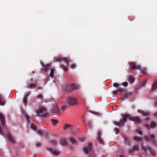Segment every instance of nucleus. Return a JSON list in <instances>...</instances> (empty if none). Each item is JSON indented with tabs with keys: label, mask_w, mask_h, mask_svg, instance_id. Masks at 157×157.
Returning a JSON list of instances; mask_svg holds the SVG:
<instances>
[{
	"label": "nucleus",
	"mask_w": 157,
	"mask_h": 157,
	"mask_svg": "<svg viewBox=\"0 0 157 157\" xmlns=\"http://www.w3.org/2000/svg\"><path fill=\"white\" fill-rule=\"evenodd\" d=\"M136 131L137 133L138 134H139L140 135H142V132L139 129L137 130Z\"/></svg>",
	"instance_id": "e433bc0d"
},
{
	"label": "nucleus",
	"mask_w": 157,
	"mask_h": 157,
	"mask_svg": "<svg viewBox=\"0 0 157 157\" xmlns=\"http://www.w3.org/2000/svg\"><path fill=\"white\" fill-rule=\"evenodd\" d=\"M70 125L69 124H66L63 128V129L65 130L68 128L70 127Z\"/></svg>",
	"instance_id": "cd10ccee"
},
{
	"label": "nucleus",
	"mask_w": 157,
	"mask_h": 157,
	"mask_svg": "<svg viewBox=\"0 0 157 157\" xmlns=\"http://www.w3.org/2000/svg\"><path fill=\"white\" fill-rule=\"evenodd\" d=\"M41 144L40 142L36 143V147H40L41 146Z\"/></svg>",
	"instance_id": "58836bf2"
},
{
	"label": "nucleus",
	"mask_w": 157,
	"mask_h": 157,
	"mask_svg": "<svg viewBox=\"0 0 157 157\" xmlns=\"http://www.w3.org/2000/svg\"><path fill=\"white\" fill-rule=\"evenodd\" d=\"M91 146V144L90 143H89L87 147H84V151L86 154H90V157H95V155L92 150Z\"/></svg>",
	"instance_id": "7ed1b4c3"
},
{
	"label": "nucleus",
	"mask_w": 157,
	"mask_h": 157,
	"mask_svg": "<svg viewBox=\"0 0 157 157\" xmlns=\"http://www.w3.org/2000/svg\"><path fill=\"white\" fill-rule=\"evenodd\" d=\"M30 94L29 93H26L24 96L23 98V103L25 105L27 103V97L29 96Z\"/></svg>",
	"instance_id": "4468645a"
},
{
	"label": "nucleus",
	"mask_w": 157,
	"mask_h": 157,
	"mask_svg": "<svg viewBox=\"0 0 157 157\" xmlns=\"http://www.w3.org/2000/svg\"><path fill=\"white\" fill-rule=\"evenodd\" d=\"M71 68L72 69H74V68H75L76 67V65L74 64H72L71 65Z\"/></svg>",
	"instance_id": "72a5a7b5"
},
{
	"label": "nucleus",
	"mask_w": 157,
	"mask_h": 157,
	"mask_svg": "<svg viewBox=\"0 0 157 157\" xmlns=\"http://www.w3.org/2000/svg\"><path fill=\"white\" fill-rule=\"evenodd\" d=\"M55 112L56 113H59V110L58 109L57 107H55V110H54Z\"/></svg>",
	"instance_id": "4c0bfd02"
},
{
	"label": "nucleus",
	"mask_w": 157,
	"mask_h": 157,
	"mask_svg": "<svg viewBox=\"0 0 157 157\" xmlns=\"http://www.w3.org/2000/svg\"><path fill=\"white\" fill-rule=\"evenodd\" d=\"M124 91L123 89L121 88H119L117 89V91L113 90L112 91V94L113 95L119 94V92H123Z\"/></svg>",
	"instance_id": "2eb2a0df"
},
{
	"label": "nucleus",
	"mask_w": 157,
	"mask_h": 157,
	"mask_svg": "<svg viewBox=\"0 0 157 157\" xmlns=\"http://www.w3.org/2000/svg\"><path fill=\"white\" fill-rule=\"evenodd\" d=\"M37 90H39L41 89V87L40 86H38L36 87Z\"/></svg>",
	"instance_id": "49530a36"
},
{
	"label": "nucleus",
	"mask_w": 157,
	"mask_h": 157,
	"mask_svg": "<svg viewBox=\"0 0 157 157\" xmlns=\"http://www.w3.org/2000/svg\"><path fill=\"white\" fill-rule=\"evenodd\" d=\"M157 89V82H154L151 86V90H152Z\"/></svg>",
	"instance_id": "aec40b11"
},
{
	"label": "nucleus",
	"mask_w": 157,
	"mask_h": 157,
	"mask_svg": "<svg viewBox=\"0 0 157 157\" xmlns=\"http://www.w3.org/2000/svg\"><path fill=\"white\" fill-rule=\"evenodd\" d=\"M66 101L69 106H73L77 104V101L74 98L70 97L67 98Z\"/></svg>",
	"instance_id": "423d86ee"
},
{
	"label": "nucleus",
	"mask_w": 157,
	"mask_h": 157,
	"mask_svg": "<svg viewBox=\"0 0 157 157\" xmlns=\"http://www.w3.org/2000/svg\"><path fill=\"white\" fill-rule=\"evenodd\" d=\"M134 140L136 141H137L138 142H140L142 140L141 138L139 137H138L137 136H134Z\"/></svg>",
	"instance_id": "393cba45"
},
{
	"label": "nucleus",
	"mask_w": 157,
	"mask_h": 157,
	"mask_svg": "<svg viewBox=\"0 0 157 157\" xmlns=\"http://www.w3.org/2000/svg\"><path fill=\"white\" fill-rule=\"evenodd\" d=\"M120 157H124L123 155H121Z\"/></svg>",
	"instance_id": "3c124183"
},
{
	"label": "nucleus",
	"mask_w": 157,
	"mask_h": 157,
	"mask_svg": "<svg viewBox=\"0 0 157 157\" xmlns=\"http://www.w3.org/2000/svg\"><path fill=\"white\" fill-rule=\"evenodd\" d=\"M101 132L100 130L98 131V141L99 142V143L101 144H104V141L102 140V139L101 138Z\"/></svg>",
	"instance_id": "6e6552de"
},
{
	"label": "nucleus",
	"mask_w": 157,
	"mask_h": 157,
	"mask_svg": "<svg viewBox=\"0 0 157 157\" xmlns=\"http://www.w3.org/2000/svg\"><path fill=\"white\" fill-rule=\"evenodd\" d=\"M38 99H39L40 101L43 100V96L41 94H40L39 95L36 96V97L34 98V100L35 101H37Z\"/></svg>",
	"instance_id": "dca6fc26"
},
{
	"label": "nucleus",
	"mask_w": 157,
	"mask_h": 157,
	"mask_svg": "<svg viewBox=\"0 0 157 157\" xmlns=\"http://www.w3.org/2000/svg\"><path fill=\"white\" fill-rule=\"evenodd\" d=\"M36 113L39 116L45 117H47V115L46 109L44 107L41 108L39 110H36Z\"/></svg>",
	"instance_id": "39448f33"
},
{
	"label": "nucleus",
	"mask_w": 157,
	"mask_h": 157,
	"mask_svg": "<svg viewBox=\"0 0 157 157\" xmlns=\"http://www.w3.org/2000/svg\"><path fill=\"white\" fill-rule=\"evenodd\" d=\"M155 136L154 135H151L148 136H145L144 137L145 140L147 141H152L153 144L155 145L156 144V142L154 139Z\"/></svg>",
	"instance_id": "0eeeda50"
},
{
	"label": "nucleus",
	"mask_w": 157,
	"mask_h": 157,
	"mask_svg": "<svg viewBox=\"0 0 157 157\" xmlns=\"http://www.w3.org/2000/svg\"><path fill=\"white\" fill-rule=\"evenodd\" d=\"M143 82H144L143 84H146V80H145V81H144Z\"/></svg>",
	"instance_id": "09e8293b"
},
{
	"label": "nucleus",
	"mask_w": 157,
	"mask_h": 157,
	"mask_svg": "<svg viewBox=\"0 0 157 157\" xmlns=\"http://www.w3.org/2000/svg\"><path fill=\"white\" fill-rule=\"evenodd\" d=\"M5 105V103L3 101V99L0 96V105L3 106Z\"/></svg>",
	"instance_id": "a878e982"
},
{
	"label": "nucleus",
	"mask_w": 157,
	"mask_h": 157,
	"mask_svg": "<svg viewBox=\"0 0 157 157\" xmlns=\"http://www.w3.org/2000/svg\"><path fill=\"white\" fill-rule=\"evenodd\" d=\"M79 140L80 142H83L84 141V140L82 138H79Z\"/></svg>",
	"instance_id": "79ce46f5"
},
{
	"label": "nucleus",
	"mask_w": 157,
	"mask_h": 157,
	"mask_svg": "<svg viewBox=\"0 0 157 157\" xmlns=\"http://www.w3.org/2000/svg\"><path fill=\"white\" fill-rule=\"evenodd\" d=\"M154 115L155 117H157V113H155Z\"/></svg>",
	"instance_id": "8fccbe9b"
},
{
	"label": "nucleus",
	"mask_w": 157,
	"mask_h": 157,
	"mask_svg": "<svg viewBox=\"0 0 157 157\" xmlns=\"http://www.w3.org/2000/svg\"><path fill=\"white\" fill-rule=\"evenodd\" d=\"M130 65L131 69L133 70H140L143 74L145 75L146 74V69L145 68L141 69L140 66L139 65H136L135 63L131 62L130 63Z\"/></svg>",
	"instance_id": "f03ea898"
},
{
	"label": "nucleus",
	"mask_w": 157,
	"mask_h": 157,
	"mask_svg": "<svg viewBox=\"0 0 157 157\" xmlns=\"http://www.w3.org/2000/svg\"><path fill=\"white\" fill-rule=\"evenodd\" d=\"M142 114L144 116H147L149 115V113L147 112H143Z\"/></svg>",
	"instance_id": "c756f323"
},
{
	"label": "nucleus",
	"mask_w": 157,
	"mask_h": 157,
	"mask_svg": "<svg viewBox=\"0 0 157 157\" xmlns=\"http://www.w3.org/2000/svg\"><path fill=\"white\" fill-rule=\"evenodd\" d=\"M55 71V70L54 69H52L51 70V71L49 74V76L51 77L52 78L54 77V74Z\"/></svg>",
	"instance_id": "4be33fe9"
},
{
	"label": "nucleus",
	"mask_w": 157,
	"mask_h": 157,
	"mask_svg": "<svg viewBox=\"0 0 157 157\" xmlns=\"http://www.w3.org/2000/svg\"><path fill=\"white\" fill-rule=\"evenodd\" d=\"M143 149L145 151H146L147 150L150 151L151 153L152 156H155V152L154 150L151 149V148L147 146V147H143Z\"/></svg>",
	"instance_id": "1a4fd4ad"
},
{
	"label": "nucleus",
	"mask_w": 157,
	"mask_h": 157,
	"mask_svg": "<svg viewBox=\"0 0 157 157\" xmlns=\"http://www.w3.org/2000/svg\"><path fill=\"white\" fill-rule=\"evenodd\" d=\"M123 119L119 122H115L114 124L115 125L118 126H120L122 125L123 124L127 122V118H128L129 119L130 121L136 122L137 123H139L141 122V121L140 118L137 117H129V116L127 114H123L122 115Z\"/></svg>",
	"instance_id": "f257e3e1"
},
{
	"label": "nucleus",
	"mask_w": 157,
	"mask_h": 157,
	"mask_svg": "<svg viewBox=\"0 0 157 157\" xmlns=\"http://www.w3.org/2000/svg\"><path fill=\"white\" fill-rule=\"evenodd\" d=\"M59 142L60 144L62 146H65L67 144V142L66 140L64 139L60 140Z\"/></svg>",
	"instance_id": "a211bd4d"
},
{
	"label": "nucleus",
	"mask_w": 157,
	"mask_h": 157,
	"mask_svg": "<svg viewBox=\"0 0 157 157\" xmlns=\"http://www.w3.org/2000/svg\"><path fill=\"white\" fill-rule=\"evenodd\" d=\"M62 61L65 62L66 63V66H67L68 65V64L69 63V60L66 57H64L62 58L61 59Z\"/></svg>",
	"instance_id": "b1692460"
},
{
	"label": "nucleus",
	"mask_w": 157,
	"mask_h": 157,
	"mask_svg": "<svg viewBox=\"0 0 157 157\" xmlns=\"http://www.w3.org/2000/svg\"><path fill=\"white\" fill-rule=\"evenodd\" d=\"M123 95L124 97L128 98L132 95V94L130 92H126L124 93Z\"/></svg>",
	"instance_id": "412c9836"
},
{
	"label": "nucleus",
	"mask_w": 157,
	"mask_h": 157,
	"mask_svg": "<svg viewBox=\"0 0 157 157\" xmlns=\"http://www.w3.org/2000/svg\"><path fill=\"white\" fill-rule=\"evenodd\" d=\"M36 85L33 83H30L28 85V88L32 89L34 87H36Z\"/></svg>",
	"instance_id": "5701e85b"
},
{
	"label": "nucleus",
	"mask_w": 157,
	"mask_h": 157,
	"mask_svg": "<svg viewBox=\"0 0 157 157\" xmlns=\"http://www.w3.org/2000/svg\"><path fill=\"white\" fill-rule=\"evenodd\" d=\"M155 105H157V102L155 103Z\"/></svg>",
	"instance_id": "603ef678"
},
{
	"label": "nucleus",
	"mask_w": 157,
	"mask_h": 157,
	"mask_svg": "<svg viewBox=\"0 0 157 157\" xmlns=\"http://www.w3.org/2000/svg\"><path fill=\"white\" fill-rule=\"evenodd\" d=\"M61 68H62L63 70L65 71H67L68 70V69L67 67H65V66H64L63 65H61Z\"/></svg>",
	"instance_id": "473e14b6"
},
{
	"label": "nucleus",
	"mask_w": 157,
	"mask_h": 157,
	"mask_svg": "<svg viewBox=\"0 0 157 157\" xmlns=\"http://www.w3.org/2000/svg\"><path fill=\"white\" fill-rule=\"evenodd\" d=\"M51 143L53 145H55L56 144V142L54 140L51 141Z\"/></svg>",
	"instance_id": "c03bdc74"
},
{
	"label": "nucleus",
	"mask_w": 157,
	"mask_h": 157,
	"mask_svg": "<svg viewBox=\"0 0 157 157\" xmlns=\"http://www.w3.org/2000/svg\"><path fill=\"white\" fill-rule=\"evenodd\" d=\"M31 127L33 130H35L36 129V125L34 124H31Z\"/></svg>",
	"instance_id": "7c9ffc66"
},
{
	"label": "nucleus",
	"mask_w": 157,
	"mask_h": 157,
	"mask_svg": "<svg viewBox=\"0 0 157 157\" xmlns=\"http://www.w3.org/2000/svg\"><path fill=\"white\" fill-rule=\"evenodd\" d=\"M25 117H26V119L27 120V121H28L29 120L30 118L27 115H25Z\"/></svg>",
	"instance_id": "37998d69"
},
{
	"label": "nucleus",
	"mask_w": 157,
	"mask_h": 157,
	"mask_svg": "<svg viewBox=\"0 0 157 157\" xmlns=\"http://www.w3.org/2000/svg\"><path fill=\"white\" fill-rule=\"evenodd\" d=\"M67 105H63L62 107V110L63 111L67 107Z\"/></svg>",
	"instance_id": "c9c22d12"
},
{
	"label": "nucleus",
	"mask_w": 157,
	"mask_h": 157,
	"mask_svg": "<svg viewBox=\"0 0 157 157\" xmlns=\"http://www.w3.org/2000/svg\"><path fill=\"white\" fill-rule=\"evenodd\" d=\"M37 132L38 134L40 135H42L43 134L42 132L40 130H38Z\"/></svg>",
	"instance_id": "a19ab883"
},
{
	"label": "nucleus",
	"mask_w": 157,
	"mask_h": 157,
	"mask_svg": "<svg viewBox=\"0 0 157 157\" xmlns=\"http://www.w3.org/2000/svg\"><path fill=\"white\" fill-rule=\"evenodd\" d=\"M87 124V125L89 128H91L92 126L91 123L90 121H88L87 123H85V124Z\"/></svg>",
	"instance_id": "bb28decb"
},
{
	"label": "nucleus",
	"mask_w": 157,
	"mask_h": 157,
	"mask_svg": "<svg viewBox=\"0 0 157 157\" xmlns=\"http://www.w3.org/2000/svg\"><path fill=\"white\" fill-rule=\"evenodd\" d=\"M119 84L117 83H114L113 84V86L114 87H117L119 86Z\"/></svg>",
	"instance_id": "f704fd0d"
},
{
	"label": "nucleus",
	"mask_w": 157,
	"mask_h": 157,
	"mask_svg": "<svg viewBox=\"0 0 157 157\" xmlns=\"http://www.w3.org/2000/svg\"><path fill=\"white\" fill-rule=\"evenodd\" d=\"M79 87L78 85L72 83L68 85L66 88V90L67 92H70L73 90H76Z\"/></svg>",
	"instance_id": "20e7f679"
},
{
	"label": "nucleus",
	"mask_w": 157,
	"mask_h": 157,
	"mask_svg": "<svg viewBox=\"0 0 157 157\" xmlns=\"http://www.w3.org/2000/svg\"><path fill=\"white\" fill-rule=\"evenodd\" d=\"M156 123L155 122H152L151 123L150 126L147 124L145 125V127L147 129H149L150 128V127L152 128H154L156 127Z\"/></svg>",
	"instance_id": "ddd939ff"
},
{
	"label": "nucleus",
	"mask_w": 157,
	"mask_h": 157,
	"mask_svg": "<svg viewBox=\"0 0 157 157\" xmlns=\"http://www.w3.org/2000/svg\"><path fill=\"white\" fill-rule=\"evenodd\" d=\"M71 142L72 144H76V141L73 138L71 137L70 139Z\"/></svg>",
	"instance_id": "c85d7f7f"
},
{
	"label": "nucleus",
	"mask_w": 157,
	"mask_h": 157,
	"mask_svg": "<svg viewBox=\"0 0 157 157\" xmlns=\"http://www.w3.org/2000/svg\"><path fill=\"white\" fill-rule=\"evenodd\" d=\"M47 149L52 154H53L55 156H57L60 154V152L59 151L57 150H53L51 148H48Z\"/></svg>",
	"instance_id": "f8f14e48"
},
{
	"label": "nucleus",
	"mask_w": 157,
	"mask_h": 157,
	"mask_svg": "<svg viewBox=\"0 0 157 157\" xmlns=\"http://www.w3.org/2000/svg\"><path fill=\"white\" fill-rule=\"evenodd\" d=\"M119 133V131L118 129H116V134H118Z\"/></svg>",
	"instance_id": "a18cd8bd"
},
{
	"label": "nucleus",
	"mask_w": 157,
	"mask_h": 157,
	"mask_svg": "<svg viewBox=\"0 0 157 157\" xmlns=\"http://www.w3.org/2000/svg\"><path fill=\"white\" fill-rule=\"evenodd\" d=\"M122 85L124 86H127L128 85V83L127 82H124L122 83Z\"/></svg>",
	"instance_id": "ea45409f"
},
{
	"label": "nucleus",
	"mask_w": 157,
	"mask_h": 157,
	"mask_svg": "<svg viewBox=\"0 0 157 157\" xmlns=\"http://www.w3.org/2000/svg\"><path fill=\"white\" fill-rule=\"evenodd\" d=\"M139 150V147L137 146H135L132 147V148L129 150V153L132 154L134 152L137 151Z\"/></svg>",
	"instance_id": "9d476101"
},
{
	"label": "nucleus",
	"mask_w": 157,
	"mask_h": 157,
	"mask_svg": "<svg viewBox=\"0 0 157 157\" xmlns=\"http://www.w3.org/2000/svg\"><path fill=\"white\" fill-rule=\"evenodd\" d=\"M59 123V122L58 121L54 119L52 120L51 122V124L53 126H57Z\"/></svg>",
	"instance_id": "f3484780"
},
{
	"label": "nucleus",
	"mask_w": 157,
	"mask_h": 157,
	"mask_svg": "<svg viewBox=\"0 0 157 157\" xmlns=\"http://www.w3.org/2000/svg\"><path fill=\"white\" fill-rule=\"evenodd\" d=\"M4 120L5 119L4 116L2 113H0V121L1 122L3 129L5 128Z\"/></svg>",
	"instance_id": "9b49d317"
},
{
	"label": "nucleus",
	"mask_w": 157,
	"mask_h": 157,
	"mask_svg": "<svg viewBox=\"0 0 157 157\" xmlns=\"http://www.w3.org/2000/svg\"><path fill=\"white\" fill-rule=\"evenodd\" d=\"M7 137L8 138V140L10 141L11 143H14V141L13 139L12 138L11 135L10 134V133H8L7 135Z\"/></svg>",
	"instance_id": "6ab92c4d"
},
{
	"label": "nucleus",
	"mask_w": 157,
	"mask_h": 157,
	"mask_svg": "<svg viewBox=\"0 0 157 157\" xmlns=\"http://www.w3.org/2000/svg\"><path fill=\"white\" fill-rule=\"evenodd\" d=\"M47 70V68L46 67L44 68V71H46Z\"/></svg>",
	"instance_id": "de8ad7c7"
},
{
	"label": "nucleus",
	"mask_w": 157,
	"mask_h": 157,
	"mask_svg": "<svg viewBox=\"0 0 157 157\" xmlns=\"http://www.w3.org/2000/svg\"><path fill=\"white\" fill-rule=\"evenodd\" d=\"M129 82H134V81L133 78L132 77H130L129 78Z\"/></svg>",
	"instance_id": "2f4dec72"
}]
</instances>
